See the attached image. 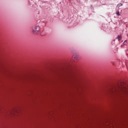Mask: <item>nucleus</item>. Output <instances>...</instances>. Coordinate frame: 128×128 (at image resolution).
I'll return each instance as SVG.
<instances>
[{"mask_svg": "<svg viewBox=\"0 0 128 128\" xmlns=\"http://www.w3.org/2000/svg\"><path fill=\"white\" fill-rule=\"evenodd\" d=\"M126 92V84L123 82L118 83L116 88L111 90V92H113V94H122V92Z\"/></svg>", "mask_w": 128, "mask_h": 128, "instance_id": "nucleus-1", "label": "nucleus"}, {"mask_svg": "<svg viewBox=\"0 0 128 128\" xmlns=\"http://www.w3.org/2000/svg\"><path fill=\"white\" fill-rule=\"evenodd\" d=\"M40 32V26H35L32 28V32L34 34H36L38 32Z\"/></svg>", "mask_w": 128, "mask_h": 128, "instance_id": "nucleus-2", "label": "nucleus"}, {"mask_svg": "<svg viewBox=\"0 0 128 128\" xmlns=\"http://www.w3.org/2000/svg\"><path fill=\"white\" fill-rule=\"evenodd\" d=\"M16 111L14 110L12 112H11V114H13V116H15L16 115Z\"/></svg>", "mask_w": 128, "mask_h": 128, "instance_id": "nucleus-3", "label": "nucleus"}, {"mask_svg": "<svg viewBox=\"0 0 128 128\" xmlns=\"http://www.w3.org/2000/svg\"><path fill=\"white\" fill-rule=\"evenodd\" d=\"M117 38L118 40H120V39L122 38V37L120 36H118L117 37Z\"/></svg>", "mask_w": 128, "mask_h": 128, "instance_id": "nucleus-4", "label": "nucleus"}, {"mask_svg": "<svg viewBox=\"0 0 128 128\" xmlns=\"http://www.w3.org/2000/svg\"><path fill=\"white\" fill-rule=\"evenodd\" d=\"M122 6V4L120 3L117 5V6Z\"/></svg>", "mask_w": 128, "mask_h": 128, "instance_id": "nucleus-5", "label": "nucleus"}, {"mask_svg": "<svg viewBox=\"0 0 128 128\" xmlns=\"http://www.w3.org/2000/svg\"><path fill=\"white\" fill-rule=\"evenodd\" d=\"M116 14H117L118 16H120V12L118 11L116 12Z\"/></svg>", "mask_w": 128, "mask_h": 128, "instance_id": "nucleus-6", "label": "nucleus"}, {"mask_svg": "<svg viewBox=\"0 0 128 128\" xmlns=\"http://www.w3.org/2000/svg\"><path fill=\"white\" fill-rule=\"evenodd\" d=\"M126 42H127V40H126L124 42L123 44H126Z\"/></svg>", "mask_w": 128, "mask_h": 128, "instance_id": "nucleus-7", "label": "nucleus"}, {"mask_svg": "<svg viewBox=\"0 0 128 128\" xmlns=\"http://www.w3.org/2000/svg\"><path fill=\"white\" fill-rule=\"evenodd\" d=\"M74 58H76V56H74Z\"/></svg>", "mask_w": 128, "mask_h": 128, "instance_id": "nucleus-8", "label": "nucleus"}]
</instances>
